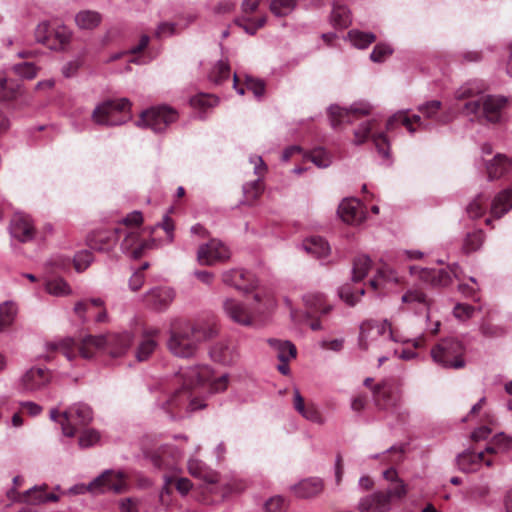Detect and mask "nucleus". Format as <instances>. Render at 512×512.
<instances>
[{
	"instance_id": "obj_1",
	"label": "nucleus",
	"mask_w": 512,
	"mask_h": 512,
	"mask_svg": "<svg viewBox=\"0 0 512 512\" xmlns=\"http://www.w3.org/2000/svg\"><path fill=\"white\" fill-rule=\"evenodd\" d=\"M198 377V381L210 376L207 367H189L181 370L176 378L175 383L180 384L178 388H167L157 399V405L171 418L183 417L184 412L195 411L205 407V404L196 399L191 398L190 390L194 386V377Z\"/></svg>"
},
{
	"instance_id": "obj_2",
	"label": "nucleus",
	"mask_w": 512,
	"mask_h": 512,
	"mask_svg": "<svg viewBox=\"0 0 512 512\" xmlns=\"http://www.w3.org/2000/svg\"><path fill=\"white\" fill-rule=\"evenodd\" d=\"M217 332L216 326L209 323L186 324L180 329L172 327L168 349L177 357H191L195 355L201 342L213 338Z\"/></svg>"
},
{
	"instance_id": "obj_3",
	"label": "nucleus",
	"mask_w": 512,
	"mask_h": 512,
	"mask_svg": "<svg viewBox=\"0 0 512 512\" xmlns=\"http://www.w3.org/2000/svg\"><path fill=\"white\" fill-rule=\"evenodd\" d=\"M132 343L133 335L127 331L106 336L89 335L82 339L79 352L83 358H91L99 350L111 357H121L130 349Z\"/></svg>"
},
{
	"instance_id": "obj_4",
	"label": "nucleus",
	"mask_w": 512,
	"mask_h": 512,
	"mask_svg": "<svg viewBox=\"0 0 512 512\" xmlns=\"http://www.w3.org/2000/svg\"><path fill=\"white\" fill-rule=\"evenodd\" d=\"M404 341L387 319L383 321L370 319L360 325L358 346L363 351L376 350L385 344Z\"/></svg>"
},
{
	"instance_id": "obj_5",
	"label": "nucleus",
	"mask_w": 512,
	"mask_h": 512,
	"mask_svg": "<svg viewBox=\"0 0 512 512\" xmlns=\"http://www.w3.org/2000/svg\"><path fill=\"white\" fill-rule=\"evenodd\" d=\"M508 99L504 96L482 95L476 100L465 102L462 107V114L470 117L471 120L482 121L496 124L501 121L502 110L506 106Z\"/></svg>"
},
{
	"instance_id": "obj_6",
	"label": "nucleus",
	"mask_w": 512,
	"mask_h": 512,
	"mask_svg": "<svg viewBox=\"0 0 512 512\" xmlns=\"http://www.w3.org/2000/svg\"><path fill=\"white\" fill-rule=\"evenodd\" d=\"M130 108L127 98L107 100L94 108L91 119L97 125L119 126L131 119Z\"/></svg>"
},
{
	"instance_id": "obj_7",
	"label": "nucleus",
	"mask_w": 512,
	"mask_h": 512,
	"mask_svg": "<svg viewBox=\"0 0 512 512\" xmlns=\"http://www.w3.org/2000/svg\"><path fill=\"white\" fill-rule=\"evenodd\" d=\"M465 347L463 343L455 338L441 340L431 350L434 362L444 368L460 369L465 366Z\"/></svg>"
},
{
	"instance_id": "obj_8",
	"label": "nucleus",
	"mask_w": 512,
	"mask_h": 512,
	"mask_svg": "<svg viewBox=\"0 0 512 512\" xmlns=\"http://www.w3.org/2000/svg\"><path fill=\"white\" fill-rule=\"evenodd\" d=\"M178 119V113L169 106H158L142 112L137 121L139 127H147L154 132H163Z\"/></svg>"
},
{
	"instance_id": "obj_9",
	"label": "nucleus",
	"mask_w": 512,
	"mask_h": 512,
	"mask_svg": "<svg viewBox=\"0 0 512 512\" xmlns=\"http://www.w3.org/2000/svg\"><path fill=\"white\" fill-rule=\"evenodd\" d=\"M92 419L93 412L87 404H74L62 413V421H60L62 432L67 437H73L77 426H86Z\"/></svg>"
},
{
	"instance_id": "obj_10",
	"label": "nucleus",
	"mask_w": 512,
	"mask_h": 512,
	"mask_svg": "<svg viewBox=\"0 0 512 512\" xmlns=\"http://www.w3.org/2000/svg\"><path fill=\"white\" fill-rule=\"evenodd\" d=\"M93 494L122 493L127 489L126 476L122 471L106 470L90 482Z\"/></svg>"
},
{
	"instance_id": "obj_11",
	"label": "nucleus",
	"mask_w": 512,
	"mask_h": 512,
	"mask_svg": "<svg viewBox=\"0 0 512 512\" xmlns=\"http://www.w3.org/2000/svg\"><path fill=\"white\" fill-rule=\"evenodd\" d=\"M269 305L270 304L265 303V307H253L252 312L240 301L233 298H226L223 302V310L227 317L233 322L243 326H251L254 323V313H263Z\"/></svg>"
},
{
	"instance_id": "obj_12",
	"label": "nucleus",
	"mask_w": 512,
	"mask_h": 512,
	"mask_svg": "<svg viewBox=\"0 0 512 512\" xmlns=\"http://www.w3.org/2000/svg\"><path fill=\"white\" fill-rule=\"evenodd\" d=\"M47 485H36L24 493H19L15 489L7 492V497L13 502L26 503L29 505H41L46 502H57L59 496L55 493H47Z\"/></svg>"
},
{
	"instance_id": "obj_13",
	"label": "nucleus",
	"mask_w": 512,
	"mask_h": 512,
	"mask_svg": "<svg viewBox=\"0 0 512 512\" xmlns=\"http://www.w3.org/2000/svg\"><path fill=\"white\" fill-rule=\"evenodd\" d=\"M175 299V291L166 286H156L142 295V302L145 308L163 312L169 308Z\"/></svg>"
},
{
	"instance_id": "obj_14",
	"label": "nucleus",
	"mask_w": 512,
	"mask_h": 512,
	"mask_svg": "<svg viewBox=\"0 0 512 512\" xmlns=\"http://www.w3.org/2000/svg\"><path fill=\"white\" fill-rule=\"evenodd\" d=\"M231 256L229 248L221 241L212 239L206 244L199 246L197 260L201 265L212 266L216 263L225 262Z\"/></svg>"
},
{
	"instance_id": "obj_15",
	"label": "nucleus",
	"mask_w": 512,
	"mask_h": 512,
	"mask_svg": "<svg viewBox=\"0 0 512 512\" xmlns=\"http://www.w3.org/2000/svg\"><path fill=\"white\" fill-rule=\"evenodd\" d=\"M52 374L46 368L32 367L19 380V388L25 393H35L44 389L51 381Z\"/></svg>"
},
{
	"instance_id": "obj_16",
	"label": "nucleus",
	"mask_w": 512,
	"mask_h": 512,
	"mask_svg": "<svg viewBox=\"0 0 512 512\" xmlns=\"http://www.w3.org/2000/svg\"><path fill=\"white\" fill-rule=\"evenodd\" d=\"M371 111V106L365 102L354 103L349 109L338 105H331L328 115L331 125L336 128L343 123H350L357 115H366Z\"/></svg>"
},
{
	"instance_id": "obj_17",
	"label": "nucleus",
	"mask_w": 512,
	"mask_h": 512,
	"mask_svg": "<svg viewBox=\"0 0 512 512\" xmlns=\"http://www.w3.org/2000/svg\"><path fill=\"white\" fill-rule=\"evenodd\" d=\"M338 215L347 224L359 225L365 218L366 213L362 203L356 198L344 199L338 207Z\"/></svg>"
},
{
	"instance_id": "obj_18",
	"label": "nucleus",
	"mask_w": 512,
	"mask_h": 512,
	"mask_svg": "<svg viewBox=\"0 0 512 512\" xmlns=\"http://www.w3.org/2000/svg\"><path fill=\"white\" fill-rule=\"evenodd\" d=\"M402 304L407 310L415 313H425L429 319L431 300L420 288H410L401 297Z\"/></svg>"
},
{
	"instance_id": "obj_19",
	"label": "nucleus",
	"mask_w": 512,
	"mask_h": 512,
	"mask_svg": "<svg viewBox=\"0 0 512 512\" xmlns=\"http://www.w3.org/2000/svg\"><path fill=\"white\" fill-rule=\"evenodd\" d=\"M222 281L224 284L246 293L256 287L253 275L241 269H230L223 272Z\"/></svg>"
},
{
	"instance_id": "obj_20",
	"label": "nucleus",
	"mask_w": 512,
	"mask_h": 512,
	"mask_svg": "<svg viewBox=\"0 0 512 512\" xmlns=\"http://www.w3.org/2000/svg\"><path fill=\"white\" fill-rule=\"evenodd\" d=\"M123 232L125 237L121 243V249L133 258L141 257L143 252L153 245V242L140 239V229H130Z\"/></svg>"
},
{
	"instance_id": "obj_21",
	"label": "nucleus",
	"mask_w": 512,
	"mask_h": 512,
	"mask_svg": "<svg viewBox=\"0 0 512 512\" xmlns=\"http://www.w3.org/2000/svg\"><path fill=\"white\" fill-rule=\"evenodd\" d=\"M10 234L20 242H29L34 238L35 231L31 219L23 214H15L10 224Z\"/></svg>"
},
{
	"instance_id": "obj_22",
	"label": "nucleus",
	"mask_w": 512,
	"mask_h": 512,
	"mask_svg": "<svg viewBox=\"0 0 512 512\" xmlns=\"http://www.w3.org/2000/svg\"><path fill=\"white\" fill-rule=\"evenodd\" d=\"M411 275H418L419 279L432 286H446L451 282L449 273L444 269H427L410 266Z\"/></svg>"
},
{
	"instance_id": "obj_23",
	"label": "nucleus",
	"mask_w": 512,
	"mask_h": 512,
	"mask_svg": "<svg viewBox=\"0 0 512 512\" xmlns=\"http://www.w3.org/2000/svg\"><path fill=\"white\" fill-rule=\"evenodd\" d=\"M324 489V482L319 477L302 479L290 487L291 492L297 498L307 499L319 495Z\"/></svg>"
},
{
	"instance_id": "obj_24",
	"label": "nucleus",
	"mask_w": 512,
	"mask_h": 512,
	"mask_svg": "<svg viewBox=\"0 0 512 512\" xmlns=\"http://www.w3.org/2000/svg\"><path fill=\"white\" fill-rule=\"evenodd\" d=\"M390 508L389 497L381 491L361 498L358 504L360 512H388Z\"/></svg>"
},
{
	"instance_id": "obj_25",
	"label": "nucleus",
	"mask_w": 512,
	"mask_h": 512,
	"mask_svg": "<svg viewBox=\"0 0 512 512\" xmlns=\"http://www.w3.org/2000/svg\"><path fill=\"white\" fill-rule=\"evenodd\" d=\"M372 395L374 403L379 409H389L397 403V397L393 394L391 386L385 381L373 386Z\"/></svg>"
},
{
	"instance_id": "obj_26",
	"label": "nucleus",
	"mask_w": 512,
	"mask_h": 512,
	"mask_svg": "<svg viewBox=\"0 0 512 512\" xmlns=\"http://www.w3.org/2000/svg\"><path fill=\"white\" fill-rule=\"evenodd\" d=\"M396 123H400L407 128V130L413 134L416 132V128L414 124L417 125L419 129H429L430 125L426 123L422 116L413 115L409 117L405 111H399L395 113L388 121H387V129L390 130L394 127Z\"/></svg>"
},
{
	"instance_id": "obj_27",
	"label": "nucleus",
	"mask_w": 512,
	"mask_h": 512,
	"mask_svg": "<svg viewBox=\"0 0 512 512\" xmlns=\"http://www.w3.org/2000/svg\"><path fill=\"white\" fill-rule=\"evenodd\" d=\"M160 335L158 328H148L143 333V339L140 342L137 351L136 358L138 361L147 360L150 355L155 351L157 347L156 338Z\"/></svg>"
},
{
	"instance_id": "obj_28",
	"label": "nucleus",
	"mask_w": 512,
	"mask_h": 512,
	"mask_svg": "<svg viewBox=\"0 0 512 512\" xmlns=\"http://www.w3.org/2000/svg\"><path fill=\"white\" fill-rule=\"evenodd\" d=\"M485 462L486 466H492L490 459L484 460V452L466 451L457 457V465L463 472H474L477 470L481 462Z\"/></svg>"
},
{
	"instance_id": "obj_29",
	"label": "nucleus",
	"mask_w": 512,
	"mask_h": 512,
	"mask_svg": "<svg viewBox=\"0 0 512 512\" xmlns=\"http://www.w3.org/2000/svg\"><path fill=\"white\" fill-rule=\"evenodd\" d=\"M293 406L294 409L305 419L314 423H322L323 420L321 414L317 410L316 406L312 403L305 404L304 399L297 388L293 391Z\"/></svg>"
},
{
	"instance_id": "obj_30",
	"label": "nucleus",
	"mask_w": 512,
	"mask_h": 512,
	"mask_svg": "<svg viewBox=\"0 0 512 512\" xmlns=\"http://www.w3.org/2000/svg\"><path fill=\"white\" fill-rule=\"evenodd\" d=\"M512 166V160L504 154H497L486 163V171L490 181L501 178Z\"/></svg>"
},
{
	"instance_id": "obj_31",
	"label": "nucleus",
	"mask_w": 512,
	"mask_h": 512,
	"mask_svg": "<svg viewBox=\"0 0 512 512\" xmlns=\"http://www.w3.org/2000/svg\"><path fill=\"white\" fill-rule=\"evenodd\" d=\"M121 231L120 228L115 229L114 232L99 231L94 233L89 238V246L91 249L97 251H109L116 243V234Z\"/></svg>"
},
{
	"instance_id": "obj_32",
	"label": "nucleus",
	"mask_w": 512,
	"mask_h": 512,
	"mask_svg": "<svg viewBox=\"0 0 512 512\" xmlns=\"http://www.w3.org/2000/svg\"><path fill=\"white\" fill-rule=\"evenodd\" d=\"M512 209V189H506L495 196L491 204V215L501 218Z\"/></svg>"
},
{
	"instance_id": "obj_33",
	"label": "nucleus",
	"mask_w": 512,
	"mask_h": 512,
	"mask_svg": "<svg viewBox=\"0 0 512 512\" xmlns=\"http://www.w3.org/2000/svg\"><path fill=\"white\" fill-rule=\"evenodd\" d=\"M303 249L315 258H325L330 253L329 244L321 237H311L303 241Z\"/></svg>"
},
{
	"instance_id": "obj_34",
	"label": "nucleus",
	"mask_w": 512,
	"mask_h": 512,
	"mask_svg": "<svg viewBox=\"0 0 512 512\" xmlns=\"http://www.w3.org/2000/svg\"><path fill=\"white\" fill-rule=\"evenodd\" d=\"M101 21V14L94 10H81L75 15V23L82 30L95 29Z\"/></svg>"
},
{
	"instance_id": "obj_35",
	"label": "nucleus",
	"mask_w": 512,
	"mask_h": 512,
	"mask_svg": "<svg viewBox=\"0 0 512 512\" xmlns=\"http://www.w3.org/2000/svg\"><path fill=\"white\" fill-rule=\"evenodd\" d=\"M268 343L277 352V357L281 362H289L296 357V347L290 341L269 339Z\"/></svg>"
},
{
	"instance_id": "obj_36",
	"label": "nucleus",
	"mask_w": 512,
	"mask_h": 512,
	"mask_svg": "<svg viewBox=\"0 0 512 512\" xmlns=\"http://www.w3.org/2000/svg\"><path fill=\"white\" fill-rule=\"evenodd\" d=\"M484 89L483 84L475 81L467 82L455 91L454 96L456 100L468 102L480 98L479 95L483 93Z\"/></svg>"
},
{
	"instance_id": "obj_37",
	"label": "nucleus",
	"mask_w": 512,
	"mask_h": 512,
	"mask_svg": "<svg viewBox=\"0 0 512 512\" xmlns=\"http://www.w3.org/2000/svg\"><path fill=\"white\" fill-rule=\"evenodd\" d=\"M303 300L310 314H327L331 310V306L325 304L324 297L320 293H308Z\"/></svg>"
},
{
	"instance_id": "obj_38",
	"label": "nucleus",
	"mask_w": 512,
	"mask_h": 512,
	"mask_svg": "<svg viewBox=\"0 0 512 512\" xmlns=\"http://www.w3.org/2000/svg\"><path fill=\"white\" fill-rule=\"evenodd\" d=\"M442 108V103L439 100L427 101L418 106V111L425 119H431L437 123L444 124L447 120L439 115Z\"/></svg>"
},
{
	"instance_id": "obj_39",
	"label": "nucleus",
	"mask_w": 512,
	"mask_h": 512,
	"mask_svg": "<svg viewBox=\"0 0 512 512\" xmlns=\"http://www.w3.org/2000/svg\"><path fill=\"white\" fill-rule=\"evenodd\" d=\"M331 22L337 28H346L351 23L349 9L342 4H334L331 13Z\"/></svg>"
},
{
	"instance_id": "obj_40",
	"label": "nucleus",
	"mask_w": 512,
	"mask_h": 512,
	"mask_svg": "<svg viewBox=\"0 0 512 512\" xmlns=\"http://www.w3.org/2000/svg\"><path fill=\"white\" fill-rule=\"evenodd\" d=\"M17 307L12 301H5L0 304V331L10 326L16 317Z\"/></svg>"
},
{
	"instance_id": "obj_41",
	"label": "nucleus",
	"mask_w": 512,
	"mask_h": 512,
	"mask_svg": "<svg viewBox=\"0 0 512 512\" xmlns=\"http://www.w3.org/2000/svg\"><path fill=\"white\" fill-rule=\"evenodd\" d=\"M399 281L397 273L391 269L389 266L384 265L377 271V275L374 279L370 281V286L378 290L382 287L383 282H395Z\"/></svg>"
},
{
	"instance_id": "obj_42",
	"label": "nucleus",
	"mask_w": 512,
	"mask_h": 512,
	"mask_svg": "<svg viewBox=\"0 0 512 512\" xmlns=\"http://www.w3.org/2000/svg\"><path fill=\"white\" fill-rule=\"evenodd\" d=\"M371 268V259L366 255H361L354 260L352 270V280L354 282L361 281Z\"/></svg>"
},
{
	"instance_id": "obj_43",
	"label": "nucleus",
	"mask_w": 512,
	"mask_h": 512,
	"mask_svg": "<svg viewBox=\"0 0 512 512\" xmlns=\"http://www.w3.org/2000/svg\"><path fill=\"white\" fill-rule=\"evenodd\" d=\"M46 291L53 296H67L71 294L69 284L62 278H54L46 282Z\"/></svg>"
},
{
	"instance_id": "obj_44",
	"label": "nucleus",
	"mask_w": 512,
	"mask_h": 512,
	"mask_svg": "<svg viewBox=\"0 0 512 512\" xmlns=\"http://www.w3.org/2000/svg\"><path fill=\"white\" fill-rule=\"evenodd\" d=\"M512 448V439L505 436L504 434H499L495 436L491 443L486 447L487 453H502L506 452Z\"/></svg>"
},
{
	"instance_id": "obj_45",
	"label": "nucleus",
	"mask_w": 512,
	"mask_h": 512,
	"mask_svg": "<svg viewBox=\"0 0 512 512\" xmlns=\"http://www.w3.org/2000/svg\"><path fill=\"white\" fill-rule=\"evenodd\" d=\"M348 37L351 43L360 49H364L368 47L371 43H373L376 39L373 33L361 32L359 30H351L348 33Z\"/></svg>"
},
{
	"instance_id": "obj_46",
	"label": "nucleus",
	"mask_w": 512,
	"mask_h": 512,
	"mask_svg": "<svg viewBox=\"0 0 512 512\" xmlns=\"http://www.w3.org/2000/svg\"><path fill=\"white\" fill-rule=\"evenodd\" d=\"M235 23L243 28L246 33L254 35L258 29L263 27L266 23V17L261 16L256 20L249 18L248 16H242L235 20Z\"/></svg>"
},
{
	"instance_id": "obj_47",
	"label": "nucleus",
	"mask_w": 512,
	"mask_h": 512,
	"mask_svg": "<svg viewBox=\"0 0 512 512\" xmlns=\"http://www.w3.org/2000/svg\"><path fill=\"white\" fill-rule=\"evenodd\" d=\"M208 369H210L208 366H206ZM210 371V376L202 379L201 382L198 381V377L195 376L194 377V386L196 385H201V384H205V383H209L210 386H211V389L214 391V392H221V391H224L226 388H227V385H228V376L227 375H221L220 377L216 378V379H213V374H212V371Z\"/></svg>"
},
{
	"instance_id": "obj_48",
	"label": "nucleus",
	"mask_w": 512,
	"mask_h": 512,
	"mask_svg": "<svg viewBox=\"0 0 512 512\" xmlns=\"http://www.w3.org/2000/svg\"><path fill=\"white\" fill-rule=\"evenodd\" d=\"M168 446H161L153 453H147L154 466L159 469L172 468L173 463L167 459Z\"/></svg>"
},
{
	"instance_id": "obj_49",
	"label": "nucleus",
	"mask_w": 512,
	"mask_h": 512,
	"mask_svg": "<svg viewBox=\"0 0 512 512\" xmlns=\"http://www.w3.org/2000/svg\"><path fill=\"white\" fill-rule=\"evenodd\" d=\"M103 301L100 298H93L90 300L79 301L74 306L75 314L83 321L86 320V315L91 312L93 307H101Z\"/></svg>"
},
{
	"instance_id": "obj_50",
	"label": "nucleus",
	"mask_w": 512,
	"mask_h": 512,
	"mask_svg": "<svg viewBox=\"0 0 512 512\" xmlns=\"http://www.w3.org/2000/svg\"><path fill=\"white\" fill-rule=\"evenodd\" d=\"M296 6V0H272L270 4L271 12L278 17L290 14Z\"/></svg>"
},
{
	"instance_id": "obj_51",
	"label": "nucleus",
	"mask_w": 512,
	"mask_h": 512,
	"mask_svg": "<svg viewBox=\"0 0 512 512\" xmlns=\"http://www.w3.org/2000/svg\"><path fill=\"white\" fill-rule=\"evenodd\" d=\"M218 103L217 97L211 94H198L193 96L190 99V104L192 107L200 110H206L208 108H212L216 106Z\"/></svg>"
},
{
	"instance_id": "obj_52",
	"label": "nucleus",
	"mask_w": 512,
	"mask_h": 512,
	"mask_svg": "<svg viewBox=\"0 0 512 512\" xmlns=\"http://www.w3.org/2000/svg\"><path fill=\"white\" fill-rule=\"evenodd\" d=\"M211 358L220 363H229L231 361V350L229 346L223 342L216 343L210 350Z\"/></svg>"
},
{
	"instance_id": "obj_53",
	"label": "nucleus",
	"mask_w": 512,
	"mask_h": 512,
	"mask_svg": "<svg viewBox=\"0 0 512 512\" xmlns=\"http://www.w3.org/2000/svg\"><path fill=\"white\" fill-rule=\"evenodd\" d=\"M230 76L229 65L224 61H219L212 69L209 78L216 84H221Z\"/></svg>"
},
{
	"instance_id": "obj_54",
	"label": "nucleus",
	"mask_w": 512,
	"mask_h": 512,
	"mask_svg": "<svg viewBox=\"0 0 512 512\" xmlns=\"http://www.w3.org/2000/svg\"><path fill=\"white\" fill-rule=\"evenodd\" d=\"M364 293L365 290L363 288H359L355 292H352L349 286H343L339 290L340 298L351 306L355 305Z\"/></svg>"
},
{
	"instance_id": "obj_55",
	"label": "nucleus",
	"mask_w": 512,
	"mask_h": 512,
	"mask_svg": "<svg viewBox=\"0 0 512 512\" xmlns=\"http://www.w3.org/2000/svg\"><path fill=\"white\" fill-rule=\"evenodd\" d=\"M483 240L484 237L481 231H474L467 234L464 242L465 251L469 253L478 250L481 247Z\"/></svg>"
},
{
	"instance_id": "obj_56",
	"label": "nucleus",
	"mask_w": 512,
	"mask_h": 512,
	"mask_svg": "<svg viewBox=\"0 0 512 512\" xmlns=\"http://www.w3.org/2000/svg\"><path fill=\"white\" fill-rule=\"evenodd\" d=\"M188 471L194 477L203 478L208 481H213L211 478L208 477V471L206 469V466L197 459L192 458L188 461Z\"/></svg>"
},
{
	"instance_id": "obj_57",
	"label": "nucleus",
	"mask_w": 512,
	"mask_h": 512,
	"mask_svg": "<svg viewBox=\"0 0 512 512\" xmlns=\"http://www.w3.org/2000/svg\"><path fill=\"white\" fill-rule=\"evenodd\" d=\"M13 70L16 74L25 79H33L36 77L38 68L35 64L30 62H24L13 66Z\"/></svg>"
},
{
	"instance_id": "obj_58",
	"label": "nucleus",
	"mask_w": 512,
	"mask_h": 512,
	"mask_svg": "<svg viewBox=\"0 0 512 512\" xmlns=\"http://www.w3.org/2000/svg\"><path fill=\"white\" fill-rule=\"evenodd\" d=\"M486 200L482 195H478L467 206V213L471 218L481 217L485 211Z\"/></svg>"
},
{
	"instance_id": "obj_59",
	"label": "nucleus",
	"mask_w": 512,
	"mask_h": 512,
	"mask_svg": "<svg viewBox=\"0 0 512 512\" xmlns=\"http://www.w3.org/2000/svg\"><path fill=\"white\" fill-rule=\"evenodd\" d=\"M244 193L249 200H256L264 190L263 183L260 178L243 186Z\"/></svg>"
},
{
	"instance_id": "obj_60",
	"label": "nucleus",
	"mask_w": 512,
	"mask_h": 512,
	"mask_svg": "<svg viewBox=\"0 0 512 512\" xmlns=\"http://www.w3.org/2000/svg\"><path fill=\"white\" fill-rule=\"evenodd\" d=\"M93 261V255L90 251L84 250L78 252L74 257V266L78 272H82L89 267Z\"/></svg>"
},
{
	"instance_id": "obj_61",
	"label": "nucleus",
	"mask_w": 512,
	"mask_h": 512,
	"mask_svg": "<svg viewBox=\"0 0 512 512\" xmlns=\"http://www.w3.org/2000/svg\"><path fill=\"white\" fill-rule=\"evenodd\" d=\"M375 121L374 120H369V121H366V122H363L359 128H357L354 132V142L356 144H362L363 142L366 141V139L368 138L370 132L372 131L373 129V125H374Z\"/></svg>"
},
{
	"instance_id": "obj_62",
	"label": "nucleus",
	"mask_w": 512,
	"mask_h": 512,
	"mask_svg": "<svg viewBox=\"0 0 512 512\" xmlns=\"http://www.w3.org/2000/svg\"><path fill=\"white\" fill-rule=\"evenodd\" d=\"M309 158L319 168H326L331 163L328 153L322 148L315 149Z\"/></svg>"
},
{
	"instance_id": "obj_63",
	"label": "nucleus",
	"mask_w": 512,
	"mask_h": 512,
	"mask_svg": "<svg viewBox=\"0 0 512 512\" xmlns=\"http://www.w3.org/2000/svg\"><path fill=\"white\" fill-rule=\"evenodd\" d=\"M392 48L387 44H377L370 54L373 62H382L392 54Z\"/></svg>"
},
{
	"instance_id": "obj_64",
	"label": "nucleus",
	"mask_w": 512,
	"mask_h": 512,
	"mask_svg": "<svg viewBox=\"0 0 512 512\" xmlns=\"http://www.w3.org/2000/svg\"><path fill=\"white\" fill-rule=\"evenodd\" d=\"M286 507V500L284 499V497L279 495L271 497L265 503L266 512H284L286 510Z\"/></svg>"
}]
</instances>
